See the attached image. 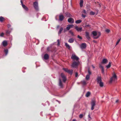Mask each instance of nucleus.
Here are the masks:
<instances>
[{
  "label": "nucleus",
  "mask_w": 121,
  "mask_h": 121,
  "mask_svg": "<svg viewBox=\"0 0 121 121\" xmlns=\"http://www.w3.org/2000/svg\"><path fill=\"white\" fill-rule=\"evenodd\" d=\"M92 34L94 36H97V37H94V39H96L98 38L101 35L100 32H99L97 33L95 31H93L92 32Z\"/></svg>",
  "instance_id": "obj_1"
},
{
  "label": "nucleus",
  "mask_w": 121,
  "mask_h": 121,
  "mask_svg": "<svg viewBox=\"0 0 121 121\" xmlns=\"http://www.w3.org/2000/svg\"><path fill=\"white\" fill-rule=\"evenodd\" d=\"M96 102L95 99L92 100L91 102V109L92 110H93L94 108V107L96 105Z\"/></svg>",
  "instance_id": "obj_2"
},
{
  "label": "nucleus",
  "mask_w": 121,
  "mask_h": 121,
  "mask_svg": "<svg viewBox=\"0 0 121 121\" xmlns=\"http://www.w3.org/2000/svg\"><path fill=\"white\" fill-rule=\"evenodd\" d=\"M33 6L36 10L37 11L39 10V9L38 7V4L37 2L36 1L34 3Z\"/></svg>",
  "instance_id": "obj_3"
},
{
  "label": "nucleus",
  "mask_w": 121,
  "mask_h": 121,
  "mask_svg": "<svg viewBox=\"0 0 121 121\" xmlns=\"http://www.w3.org/2000/svg\"><path fill=\"white\" fill-rule=\"evenodd\" d=\"M79 63V62L78 61L77 62L74 61L73 62L72 65V66L73 67H76L77 66Z\"/></svg>",
  "instance_id": "obj_4"
},
{
  "label": "nucleus",
  "mask_w": 121,
  "mask_h": 121,
  "mask_svg": "<svg viewBox=\"0 0 121 121\" xmlns=\"http://www.w3.org/2000/svg\"><path fill=\"white\" fill-rule=\"evenodd\" d=\"M117 79V76L116 74H114L112 77L111 78L110 82L111 83L112 81L115 80Z\"/></svg>",
  "instance_id": "obj_5"
},
{
  "label": "nucleus",
  "mask_w": 121,
  "mask_h": 121,
  "mask_svg": "<svg viewBox=\"0 0 121 121\" xmlns=\"http://www.w3.org/2000/svg\"><path fill=\"white\" fill-rule=\"evenodd\" d=\"M71 58L73 59V60H78L79 59V58L74 54H72L71 57Z\"/></svg>",
  "instance_id": "obj_6"
},
{
  "label": "nucleus",
  "mask_w": 121,
  "mask_h": 121,
  "mask_svg": "<svg viewBox=\"0 0 121 121\" xmlns=\"http://www.w3.org/2000/svg\"><path fill=\"white\" fill-rule=\"evenodd\" d=\"M61 76L63 79V81L65 82L66 81V78L65 76L63 73H61L60 74Z\"/></svg>",
  "instance_id": "obj_7"
},
{
  "label": "nucleus",
  "mask_w": 121,
  "mask_h": 121,
  "mask_svg": "<svg viewBox=\"0 0 121 121\" xmlns=\"http://www.w3.org/2000/svg\"><path fill=\"white\" fill-rule=\"evenodd\" d=\"M21 2L23 8L25 9V10L26 11H28V8L25 5L23 4L22 1V0H21Z\"/></svg>",
  "instance_id": "obj_8"
},
{
  "label": "nucleus",
  "mask_w": 121,
  "mask_h": 121,
  "mask_svg": "<svg viewBox=\"0 0 121 121\" xmlns=\"http://www.w3.org/2000/svg\"><path fill=\"white\" fill-rule=\"evenodd\" d=\"M80 47L82 49H85L86 47V44L85 43H83L81 45Z\"/></svg>",
  "instance_id": "obj_9"
},
{
  "label": "nucleus",
  "mask_w": 121,
  "mask_h": 121,
  "mask_svg": "<svg viewBox=\"0 0 121 121\" xmlns=\"http://www.w3.org/2000/svg\"><path fill=\"white\" fill-rule=\"evenodd\" d=\"M59 20L61 21L64 18V17L63 15H59Z\"/></svg>",
  "instance_id": "obj_10"
},
{
  "label": "nucleus",
  "mask_w": 121,
  "mask_h": 121,
  "mask_svg": "<svg viewBox=\"0 0 121 121\" xmlns=\"http://www.w3.org/2000/svg\"><path fill=\"white\" fill-rule=\"evenodd\" d=\"M75 28L78 31L80 32H81L82 31V27H79L77 26H75Z\"/></svg>",
  "instance_id": "obj_11"
},
{
  "label": "nucleus",
  "mask_w": 121,
  "mask_h": 121,
  "mask_svg": "<svg viewBox=\"0 0 121 121\" xmlns=\"http://www.w3.org/2000/svg\"><path fill=\"white\" fill-rule=\"evenodd\" d=\"M68 21L69 23H73L74 22V20L72 18H70L68 19Z\"/></svg>",
  "instance_id": "obj_12"
},
{
  "label": "nucleus",
  "mask_w": 121,
  "mask_h": 121,
  "mask_svg": "<svg viewBox=\"0 0 121 121\" xmlns=\"http://www.w3.org/2000/svg\"><path fill=\"white\" fill-rule=\"evenodd\" d=\"M99 68L101 69V73L104 74V69L103 67L101 65H100L99 66Z\"/></svg>",
  "instance_id": "obj_13"
},
{
  "label": "nucleus",
  "mask_w": 121,
  "mask_h": 121,
  "mask_svg": "<svg viewBox=\"0 0 121 121\" xmlns=\"http://www.w3.org/2000/svg\"><path fill=\"white\" fill-rule=\"evenodd\" d=\"M85 33L86 36V38L89 40L90 39V38L89 36V33L87 32H86Z\"/></svg>",
  "instance_id": "obj_14"
},
{
  "label": "nucleus",
  "mask_w": 121,
  "mask_h": 121,
  "mask_svg": "<svg viewBox=\"0 0 121 121\" xmlns=\"http://www.w3.org/2000/svg\"><path fill=\"white\" fill-rule=\"evenodd\" d=\"M97 82L98 83L102 82L101 78L100 77L98 76L97 78Z\"/></svg>",
  "instance_id": "obj_15"
},
{
  "label": "nucleus",
  "mask_w": 121,
  "mask_h": 121,
  "mask_svg": "<svg viewBox=\"0 0 121 121\" xmlns=\"http://www.w3.org/2000/svg\"><path fill=\"white\" fill-rule=\"evenodd\" d=\"M44 58L45 60L48 59L49 58V56L47 54H45L44 56Z\"/></svg>",
  "instance_id": "obj_16"
},
{
  "label": "nucleus",
  "mask_w": 121,
  "mask_h": 121,
  "mask_svg": "<svg viewBox=\"0 0 121 121\" xmlns=\"http://www.w3.org/2000/svg\"><path fill=\"white\" fill-rule=\"evenodd\" d=\"M59 86L61 88H62L63 87V85L62 83L61 82V81L60 79H59Z\"/></svg>",
  "instance_id": "obj_17"
},
{
  "label": "nucleus",
  "mask_w": 121,
  "mask_h": 121,
  "mask_svg": "<svg viewBox=\"0 0 121 121\" xmlns=\"http://www.w3.org/2000/svg\"><path fill=\"white\" fill-rule=\"evenodd\" d=\"M73 26V25H70L66 27V29L67 30H69L71 28V27H72Z\"/></svg>",
  "instance_id": "obj_18"
},
{
  "label": "nucleus",
  "mask_w": 121,
  "mask_h": 121,
  "mask_svg": "<svg viewBox=\"0 0 121 121\" xmlns=\"http://www.w3.org/2000/svg\"><path fill=\"white\" fill-rule=\"evenodd\" d=\"M108 60L106 59H104L102 61V63L103 64H106L108 62Z\"/></svg>",
  "instance_id": "obj_19"
},
{
  "label": "nucleus",
  "mask_w": 121,
  "mask_h": 121,
  "mask_svg": "<svg viewBox=\"0 0 121 121\" xmlns=\"http://www.w3.org/2000/svg\"><path fill=\"white\" fill-rule=\"evenodd\" d=\"M74 41V39L73 38L70 39L68 40V42L70 43H73Z\"/></svg>",
  "instance_id": "obj_20"
},
{
  "label": "nucleus",
  "mask_w": 121,
  "mask_h": 121,
  "mask_svg": "<svg viewBox=\"0 0 121 121\" xmlns=\"http://www.w3.org/2000/svg\"><path fill=\"white\" fill-rule=\"evenodd\" d=\"M2 43L3 45L4 46H6L7 44V42L6 41H4Z\"/></svg>",
  "instance_id": "obj_21"
},
{
  "label": "nucleus",
  "mask_w": 121,
  "mask_h": 121,
  "mask_svg": "<svg viewBox=\"0 0 121 121\" xmlns=\"http://www.w3.org/2000/svg\"><path fill=\"white\" fill-rule=\"evenodd\" d=\"M65 45L66 46V47L68 48V49H69L70 48V47L69 45L67 43H65Z\"/></svg>",
  "instance_id": "obj_22"
},
{
  "label": "nucleus",
  "mask_w": 121,
  "mask_h": 121,
  "mask_svg": "<svg viewBox=\"0 0 121 121\" xmlns=\"http://www.w3.org/2000/svg\"><path fill=\"white\" fill-rule=\"evenodd\" d=\"M4 18L2 17L1 16L0 17V22H3L4 20Z\"/></svg>",
  "instance_id": "obj_23"
},
{
  "label": "nucleus",
  "mask_w": 121,
  "mask_h": 121,
  "mask_svg": "<svg viewBox=\"0 0 121 121\" xmlns=\"http://www.w3.org/2000/svg\"><path fill=\"white\" fill-rule=\"evenodd\" d=\"M80 6L81 7H82L83 6V0H80Z\"/></svg>",
  "instance_id": "obj_24"
},
{
  "label": "nucleus",
  "mask_w": 121,
  "mask_h": 121,
  "mask_svg": "<svg viewBox=\"0 0 121 121\" xmlns=\"http://www.w3.org/2000/svg\"><path fill=\"white\" fill-rule=\"evenodd\" d=\"M73 71L72 70H69L67 73L70 74L71 75H72L73 73Z\"/></svg>",
  "instance_id": "obj_25"
},
{
  "label": "nucleus",
  "mask_w": 121,
  "mask_h": 121,
  "mask_svg": "<svg viewBox=\"0 0 121 121\" xmlns=\"http://www.w3.org/2000/svg\"><path fill=\"white\" fill-rule=\"evenodd\" d=\"M82 22V21L81 20H78L75 21V23L77 24H79L80 23Z\"/></svg>",
  "instance_id": "obj_26"
},
{
  "label": "nucleus",
  "mask_w": 121,
  "mask_h": 121,
  "mask_svg": "<svg viewBox=\"0 0 121 121\" xmlns=\"http://www.w3.org/2000/svg\"><path fill=\"white\" fill-rule=\"evenodd\" d=\"M90 94H91V93L90 92H88L86 93V97H88L90 96Z\"/></svg>",
  "instance_id": "obj_27"
},
{
  "label": "nucleus",
  "mask_w": 121,
  "mask_h": 121,
  "mask_svg": "<svg viewBox=\"0 0 121 121\" xmlns=\"http://www.w3.org/2000/svg\"><path fill=\"white\" fill-rule=\"evenodd\" d=\"M98 83L99 84V86L101 87H102L103 86L104 84L102 82L99 83Z\"/></svg>",
  "instance_id": "obj_28"
},
{
  "label": "nucleus",
  "mask_w": 121,
  "mask_h": 121,
  "mask_svg": "<svg viewBox=\"0 0 121 121\" xmlns=\"http://www.w3.org/2000/svg\"><path fill=\"white\" fill-rule=\"evenodd\" d=\"M111 66V63L110 62H109V64L106 66L107 69L110 68Z\"/></svg>",
  "instance_id": "obj_29"
},
{
  "label": "nucleus",
  "mask_w": 121,
  "mask_h": 121,
  "mask_svg": "<svg viewBox=\"0 0 121 121\" xmlns=\"http://www.w3.org/2000/svg\"><path fill=\"white\" fill-rule=\"evenodd\" d=\"M10 33V31L9 30H7L6 31V34L7 35L9 34Z\"/></svg>",
  "instance_id": "obj_30"
},
{
  "label": "nucleus",
  "mask_w": 121,
  "mask_h": 121,
  "mask_svg": "<svg viewBox=\"0 0 121 121\" xmlns=\"http://www.w3.org/2000/svg\"><path fill=\"white\" fill-rule=\"evenodd\" d=\"M63 28L62 27H61L60 28V30L59 31L58 33L59 34H60L61 33V32L63 30Z\"/></svg>",
  "instance_id": "obj_31"
},
{
  "label": "nucleus",
  "mask_w": 121,
  "mask_h": 121,
  "mask_svg": "<svg viewBox=\"0 0 121 121\" xmlns=\"http://www.w3.org/2000/svg\"><path fill=\"white\" fill-rule=\"evenodd\" d=\"M90 78V75H87L86 76V80H88Z\"/></svg>",
  "instance_id": "obj_32"
},
{
  "label": "nucleus",
  "mask_w": 121,
  "mask_h": 121,
  "mask_svg": "<svg viewBox=\"0 0 121 121\" xmlns=\"http://www.w3.org/2000/svg\"><path fill=\"white\" fill-rule=\"evenodd\" d=\"M4 52L5 53V54L6 55L8 54V49H5L4 50Z\"/></svg>",
  "instance_id": "obj_33"
},
{
  "label": "nucleus",
  "mask_w": 121,
  "mask_h": 121,
  "mask_svg": "<svg viewBox=\"0 0 121 121\" xmlns=\"http://www.w3.org/2000/svg\"><path fill=\"white\" fill-rule=\"evenodd\" d=\"M81 83L83 85H85L86 84V82L84 80L82 81L81 82Z\"/></svg>",
  "instance_id": "obj_34"
},
{
  "label": "nucleus",
  "mask_w": 121,
  "mask_h": 121,
  "mask_svg": "<svg viewBox=\"0 0 121 121\" xmlns=\"http://www.w3.org/2000/svg\"><path fill=\"white\" fill-rule=\"evenodd\" d=\"M90 14L91 15H94L95 14V13L93 11H91L90 12Z\"/></svg>",
  "instance_id": "obj_35"
},
{
  "label": "nucleus",
  "mask_w": 121,
  "mask_h": 121,
  "mask_svg": "<svg viewBox=\"0 0 121 121\" xmlns=\"http://www.w3.org/2000/svg\"><path fill=\"white\" fill-rule=\"evenodd\" d=\"M63 69L67 73H68L69 70L67 69L64 68H63Z\"/></svg>",
  "instance_id": "obj_36"
},
{
  "label": "nucleus",
  "mask_w": 121,
  "mask_h": 121,
  "mask_svg": "<svg viewBox=\"0 0 121 121\" xmlns=\"http://www.w3.org/2000/svg\"><path fill=\"white\" fill-rule=\"evenodd\" d=\"M69 32L71 34V35H72V36H73L74 35V34H73V32H72V31L71 30L69 31Z\"/></svg>",
  "instance_id": "obj_37"
},
{
  "label": "nucleus",
  "mask_w": 121,
  "mask_h": 121,
  "mask_svg": "<svg viewBox=\"0 0 121 121\" xmlns=\"http://www.w3.org/2000/svg\"><path fill=\"white\" fill-rule=\"evenodd\" d=\"M88 72L89 74L88 75H91V71L89 69H88Z\"/></svg>",
  "instance_id": "obj_38"
},
{
  "label": "nucleus",
  "mask_w": 121,
  "mask_h": 121,
  "mask_svg": "<svg viewBox=\"0 0 121 121\" xmlns=\"http://www.w3.org/2000/svg\"><path fill=\"white\" fill-rule=\"evenodd\" d=\"M57 41L58 43L57 45L58 46L59 45H60V41H59V39L57 40Z\"/></svg>",
  "instance_id": "obj_39"
},
{
  "label": "nucleus",
  "mask_w": 121,
  "mask_h": 121,
  "mask_svg": "<svg viewBox=\"0 0 121 121\" xmlns=\"http://www.w3.org/2000/svg\"><path fill=\"white\" fill-rule=\"evenodd\" d=\"M82 13H84V14H86V12L85 10L83 9V11L82 12Z\"/></svg>",
  "instance_id": "obj_40"
},
{
  "label": "nucleus",
  "mask_w": 121,
  "mask_h": 121,
  "mask_svg": "<svg viewBox=\"0 0 121 121\" xmlns=\"http://www.w3.org/2000/svg\"><path fill=\"white\" fill-rule=\"evenodd\" d=\"M120 39H119L118 40V41L117 42V43H116V45H117L119 43V42L120 41Z\"/></svg>",
  "instance_id": "obj_41"
},
{
  "label": "nucleus",
  "mask_w": 121,
  "mask_h": 121,
  "mask_svg": "<svg viewBox=\"0 0 121 121\" xmlns=\"http://www.w3.org/2000/svg\"><path fill=\"white\" fill-rule=\"evenodd\" d=\"M77 37L78 38H79L81 39H82V37L81 36H79V35H78Z\"/></svg>",
  "instance_id": "obj_42"
},
{
  "label": "nucleus",
  "mask_w": 121,
  "mask_h": 121,
  "mask_svg": "<svg viewBox=\"0 0 121 121\" xmlns=\"http://www.w3.org/2000/svg\"><path fill=\"white\" fill-rule=\"evenodd\" d=\"M83 117V115L82 114H81L79 116V117L82 118Z\"/></svg>",
  "instance_id": "obj_43"
},
{
  "label": "nucleus",
  "mask_w": 121,
  "mask_h": 121,
  "mask_svg": "<svg viewBox=\"0 0 121 121\" xmlns=\"http://www.w3.org/2000/svg\"><path fill=\"white\" fill-rule=\"evenodd\" d=\"M105 31L106 32H107V33H109L110 31V30H109L108 29H106Z\"/></svg>",
  "instance_id": "obj_44"
},
{
  "label": "nucleus",
  "mask_w": 121,
  "mask_h": 121,
  "mask_svg": "<svg viewBox=\"0 0 121 121\" xmlns=\"http://www.w3.org/2000/svg\"><path fill=\"white\" fill-rule=\"evenodd\" d=\"M4 35V34L3 33H2L1 34L0 36L1 37H3Z\"/></svg>",
  "instance_id": "obj_45"
},
{
  "label": "nucleus",
  "mask_w": 121,
  "mask_h": 121,
  "mask_svg": "<svg viewBox=\"0 0 121 121\" xmlns=\"http://www.w3.org/2000/svg\"><path fill=\"white\" fill-rule=\"evenodd\" d=\"M11 26V25L9 24H8L7 25V27L8 28H9Z\"/></svg>",
  "instance_id": "obj_46"
},
{
  "label": "nucleus",
  "mask_w": 121,
  "mask_h": 121,
  "mask_svg": "<svg viewBox=\"0 0 121 121\" xmlns=\"http://www.w3.org/2000/svg\"><path fill=\"white\" fill-rule=\"evenodd\" d=\"M86 16L85 15L82 14V17H83L84 18H85Z\"/></svg>",
  "instance_id": "obj_47"
},
{
  "label": "nucleus",
  "mask_w": 121,
  "mask_h": 121,
  "mask_svg": "<svg viewBox=\"0 0 121 121\" xmlns=\"http://www.w3.org/2000/svg\"><path fill=\"white\" fill-rule=\"evenodd\" d=\"M78 75V74L77 72H76L75 73V77H77Z\"/></svg>",
  "instance_id": "obj_48"
},
{
  "label": "nucleus",
  "mask_w": 121,
  "mask_h": 121,
  "mask_svg": "<svg viewBox=\"0 0 121 121\" xmlns=\"http://www.w3.org/2000/svg\"><path fill=\"white\" fill-rule=\"evenodd\" d=\"M88 118H90V119H89V120H90L91 119V118L90 117V114H89L88 115Z\"/></svg>",
  "instance_id": "obj_49"
},
{
  "label": "nucleus",
  "mask_w": 121,
  "mask_h": 121,
  "mask_svg": "<svg viewBox=\"0 0 121 121\" xmlns=\"http://www.w3.org/2000/svg\"><path fill=\"white\" fill-rule=\"evenodd\" d=\"M47 50L48 51H50V48L49 47H48L47 48Z\"/></svg>",
  "instance_id": "obj_50"
},
{
  "label": "nucleus",
  "mask_w": 121,
  "mask_h": 121,
  "mask_svg": "<svg viewBox=\"0 0 121 121\" xmlns=\"http://www.w3.org/2000/svg\"><path fill=\"white\" fill-rule=\"evenodd\" d=\"M93 42H94L95 43H97V41L96 40H94L93 41Z\"/></svg>",
  "instance_id": "obj_51"
},
{
  "label": "nucleus",
  "mask_w": 121,
  "mask_h": 121,
  "mask_svg": "<svg viewBox=\"0 0 121 121\" xmlns=\"http://www.w3.org/2000/svg\"><path fill=\"white\" fill-rule=\"evenodd\" d=\"M118 101H119V100L118 99L116 101V103H117L118 102Z\"/></svg>",
  "instance_id": "obj_52"
},
{
  "label": "nucleus",
  "mask_w": 121,
  "mask_h": 121,
  "mask_svg": "<svg viewBox=\"0 0 121 121\" xmlns=\"http://www.w3.org/2000/svg\"><path fill=\"white\" fill-rule=\"evenodd\" d=\"M72 121H77L76 120H74V119H73Z\"/></svg>",
  "instance_id": "obj_53"
},
{
  "label": "nucleus",
  "mask_w": 121,
  "mask_h": 121,
  "mask_svg": "<svg viewBox=\"0 0 121 121\" xmlns=\"http://www.w3.org/2000/svg\"><path fill=\"white\" fill-rule=\"evenodd\" d=\"M89 25H87L86 26H87V27H89Z\"/></svg>",
  "instance_id": "obj_54"
},
{
  "label": "nucleus",
  "mask_w": 121,
  "mask_h": 121,
  "mask_svg": "<svg viewBox=\"0 0 121 121\" xmlns=\"http://www.w3.org/2000/svg\"><path fill=\"white\" fill-rule=\"evenodd\" d=\"M67 14H68V15H69L70 14L69 13H67Z\"/></svg>",
  "instance_id": "obj_55"
},
{
  "label": "nucleus",
  "mask_w": 121,
  "mask_h": 121,
  "mask_svg": "<svg viewBox=\"0 0 121 121\" xmlns=\"http://www.w3.org/2000/svg\"><path fill=\"white\" fill-rule=\"evenodd\" d=\"M99 7H101V5L100 4H99Z\"/></svg>",
  "instance_id": "obj_56"
},
{
  "label": "nucleus",
  "mask_w": 121,
  "mask_h": 121,
  "mask_svg": "<svg viewBox=\"0 0 121 121\" xmlns=\"http://www.w3.org/2000/svg\"><path fill=\"white\" fill-rule=\"evenodd\" d=\"M93 68H95V67L94 66H93Z\"/></svg>",
  "instance_id": "obj_57"
},
{
  "label": "nucleus",
  "mask_w": 121,
  "mask_h": 121,
  "mask_svg": "<svg viewBox=\"0 0 121 121\" xmlns=\"http://www.w3.org/2000/svg\"><path fill=\"white\" fill-rule=\"evenodd\" d=\"M57 27H59V26H58Z\"/></svg>",
  "instance_id": "obj_58"
}]
</instances>
